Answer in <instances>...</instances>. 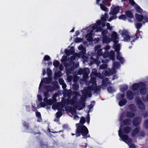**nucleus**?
Returning a JSON list of instances; mask_svg holds the SVG:
<instances>
[{
	"instance_id": "obj_52",
	"label": "nucleus",
	"mask_w": 148,
	"mask_h": 148,
	"mask_svg": "<svg viewBox=\"0 0 148 148\" xmlns=\"http://www.w3.org/2000/svg\"><path fill=\"white\" fill-rule=\"evenodd\" d=\"M37 97L39 101H42V99L41 95H38L37 96Z\"/></svg>"
},
{
	"instance_id": "obj_11",
	"label": "nucleus",
	"mask_w": 148,
	"mask_h": 148,
	"mask_svg": "<svg viewBox=\"0 0 148 148\" xmlns=\"http://www.w3.org/2000/svg\"><path fill=\"white\" fill-rule=\"evenodd\" d=\"M81 54H77V53H75L71 57V58L69 59V62H71V65H69V66H72V67H73V64H75L76 62H71L73 61L74 60H77L78 58L80 57L81 56ZM67 60V56L66 55H64L62 57V59L61 60V62L62 64H63L65 67L66 66H68L69 65H67L65 64V63L66 62V61Z\"/></svg>"
},
{
	"instance_id": "obj_36",
	"label": "nucleus",
	"mask_w": 148,
	"mask_h": 148,
	"mask_svg": "<svg viewBox=\"0 0 148 148\" xmlns=\"http://www.w3.org/2000/svg\"><path fill=\"white\" fill-rule=\"evenodd\" d=\"M95 102L94 101H92L91 102V104L88 106V108L89 109V110L88 111V114L89 116V113L91 111L90 109H92L93 107L94 106V105L95 104Z\"/></svg>"
},
{
	"instance_id": "obj_8",
	"label": "nucleus",
	"mask_w": 148,
	"mask_h": 148,
	"mask_svg": "<svg viewBox=\"0 0 148 148\" xmlns=\"http://www.w3.org/2000/svg\"><path fill=\"white\" fill-rule=\"evenodd\" d=\"M76 126L77 129L75 135L77 136H79L82 135L83 138H85L90 137L88 129L86 126L80 123L76 124Z\"/></svg>"
},
{
	"instance_id": "obj_60",
	"label": "nucleus",
	"mask_w": 148,
	"mask_h": 148,
	"mask_svg": "<svg viewBox=\"0 0 148 148\" xmlns=\"http://www.w3.org/2000/svg\"><path fill=\"white\" fill-rule=\"evenodd\" d=\"M143 100L144 101L148 102V94L147 95V97L144 100L143 99Z\"/></svg>"
},
{
	"instance_id": "obj_21",
	"label": "nucleus",
	"mask_w": 148,
	"mask_h": 148,
	"mask_svg": "<svg viewBox=\"0 0 148 148\" xmlns=\"http://www.w3.org/2000/svg\"><path fill=\"white\" fill-rule=\"evenodd\" d=\"M145 83L142 82H140L138 83H134L132 85V89L134 90H137L139 89H140L141 87H143Z\"/></svg>"
},
{
	"instance_id": "obj_62",
	"label": "nucleus",
	"mask_w": 148,
	"mask_h": 148,
	"mask_svg": "<svg viewBox=\"0 0 148 148\" xmlns=\"http://www.w3.org/2000/svg\"><path fill=\"white\" fill-rule=\"evenodd\" d=\"M133 19L132 18H130L128 19L129 22H132L133 21Z\"/></svg>"
},
{
	"instance_id": "obj_49",
	"label": "nucleus",
	"mask_w": 148,
	"mask_h": 148,
	"mask_svg": "<svg viewBox=\"0 0 148 148\" xmlns=\"http://www.w3.org/2000/svg\"><path fill=\"white\" fill-rule=\"evenodd\" d=\"M108 67L107 65L106 64H103L100 66L99 69H103L106 68Z\"/></svg>"
},
{
	"instance_id": "obj_15",
	"label": "nucleus",
	"mask_w": 148,
	"mask_h": 148,
	"mask_svg": "<svg viewBox=\"0 0 148 148\" xmlns=\"http://www.w3.org/2000/svg\"><path fill=\"white\" fill-rule=\"evenodd\" d=\"M132 136L133 137L138 136L139 138H140L141 137L145 136V133L141 130L139 127H138L132 131Z\"/></svg>"
},
{
	"instance_id": "obj_22",
	"label": "nucleus",
	"mask_w": 148,
	"mask_h": 148,
	"mask_svg": "<svg viewBox=\"0 0 148 148\" xmlns=\"http://www.w3.org/2000/svg\"><path fill=\"white\" fill-rule=\"evenodd\" d=\"M111 83L107 77L104 78L102 80V84L101 85V88L104 89L106 88V86L108 85H110Z\"/></svg>"
},
{
	"instance_id": "obj_43",
	"label": "nucleus",
	"mask_w": 148,
	"mask_h": 148,
	"mask_svg": "<svg viewBox=\"0 0 148 148\" xmlns=\"http://www.w3.org/2000/svg\"><path fill=\"white\" fill-rule=\"evenodd\" d=\"M74 38V39L75 42L77 43L80 42L83 40V38H79L77 37Z\"/></svg>"
},
{
	"instance_id": "obj_50",
	"label": "nucleus",
	"mask_w": 148,
	"mask_h": 148,
	"mask_svg": "<svg viewBox=\"0 0 148 148\" xmlns=\"http://www.w3.org/2000/svg\"><path fill=\"white\" fill-rule=\"evenodd\" d=\"M119 18V19L125 20L126 19V17L125 15L123 14L120 16Z\"/></svg>"
},
{
	"instance_id": "obj_24",
	"label": "nucleus",
	"mask_w": 148,
	"mask_h": 148,
	"mask_svg": "<svg viewBox=\"0 0 148 148\" xmlns=\"http://www.w3.org/2000/svg\"><path fill=\"white\" fill-rule=\"evenodd\" d=\"M135 116V114L134 112H128L126 114L124 113L122 114L120 118V120L122 121L125 116H127L128 117H133Z\"/></svg>"
},
{
	"instance_id": "obj_41",
	"label": "nucleus",
	"mask_w": 148,
	"mask_h": 148,
	"mask_svg": "<svg viewBox=\"0 0 148 148\" xmlns=\"http://www.w3.org/2000/svg\"><path fill=\"white\" fill-rule=\"evenodd\" d=\"M131 122V120L130 119H127L123 121L122 123L124 125H128L130 124Z\"/></svg>"
},
{
	"instance_id": "obj_42",
	"label": "nucleus",
	"mask_w": 148,
	"mask_h": 148,
	"mask_svg": "<svg viewBox=\"0 0 148 148\" xmlns=\"http://www.w3.org/2000/svg\"><path fill=\"white\" fill-rule=\"evenodd\" d=\"M62 75V73L60 71H58L57 72H56L54 74L55 77L58 78L60 77Z\"/></svg>"
},
{
	"instance_id": "obj_28",
	"label": "nucleus",
	"mask_w": 148,
	"mask_h": 148,
	"mask_svg": "<svg viewBox=\"0 0 148 148\" xmlns=\"http://www.w3.org/2000/svg\"><path fill=\"white\" fill-rule=\"evenodd\" d=\"M109 17V16L107 13H105L104 15L102 17H101V20L102 21V22L101 23V26L102 27H103L105 26V22L103 21H105L106 20L107 18H108ZM100 21V20H99Z\"/></svg>"
},
{
	"instance_id": "obj_14",
	"label": "nucleus",
	"mask_w": 148,
	"mask_h": 148,
	"mask_svg": "<svg viewBox=\"0 0 148 148\" xmlns=\"http://www.w3.org/2000/svg\"><path fill=\"white\" fill-rule=\"evenodd\" d=\"M143 15L136 14L135 16L137 21L141 22L143 24L145 22H148V13L146 11L144 12Z\"/></svg>"
},
{
	"instance_id": "obj_33",
	"label": "nucleus",
	"mask_w": 148,
	"mask_h": 148,
	"mask_svg": "<svg viewBox=\"0 0 148 148\" xmlns=\"http://www.w3.org/2000/svg\"><path fill=\"white\" fill-rule=\"evenodd\" d=\"M101 1L102 2V1L101 0L99 3V4H97L99 5H100V8L102 10L105 12H108L109 11V10L105 6V5H103L102 3L99 4V3Z\"/></svg>"
},
{
	"instance_id": "obj_35",
	"label": "nucleus",
	"mask_w": 148,
	"mask_h": 148,
	"mask_svg": "<svg viewBox=\"0 0 148 148\" xmlns=\"http://www.w3.org/2000/svg\"><path fill=\"white\" fill-rule=\"evenodd\" d=\"M128 109L132 112H134L136 111V107L134 105L131 104L128 106Z\"/></svg>"
},
{
	"instance_id": "obj_47",
	"label": "nucleus",
	"mask_w": 148,
	"mask_h": 148,
	"mask_svg": "<svg viewBox=\"0 0 148 148\" xmlns=\"http://www.w3.org/2000/svg\"><path fill=\"white\" fill-rule=\"evenodd\" d=\"M86 120L84 118V117H82L80 118V124L83 125V124L85 123Z\"/></svg>"
},
{
	"instance_id": "obj_64",
	"label": "nucleus",
	"mask_w": 148,
	"mask_h": 148,
	"mask_svg": "<svg viewBox=\"0 0 148 148\" xmlns=\"http://www.w3.org/2000/svg\"><path fill=\"white\" fill-rule=\"evenodd\" d=\"M87 122L88 124H89V118H87Z\"/></svg>"
},
{
	"instance_id": "obj_29",
	"label": "nucleus",
	"mask_w": 148,
	"mask_h": 148,
	"mask_svg": "<svg viewBox=\"0 0 148 148\" xmlns=\"http://www.w3.org/2000/svg\"><path fill=\"white\" fill-rule=\"evenodd\" d=\"M75 51V49L74 47H71L70 49H65L64 52L66 55L69 56L71 54H72Z\"/></svg>"
},
{
	"instance_id": "obj_27",
	"label": "nucleus",
	"mask_w": 148,
	"mask_h": 148,
	"mask_svg": "<svg viewBox=\"0 0 148 148\" xmlns=\"http://www.w3.org/2000/svg\"><path fill=\"white\" fill-rule=\"evenodd\" d=\"M70 110V112L71 114L73 116H74V120H79V117L76 115L77 112L76 110L74 109H71L69 108L68 109Z\"/></svg>"
},
{
	"instance_id": "obj_37",
	"label": "nucleus",
	"mask_w": 148,
	"mask_h": 148,
	"mask_svg": "<svg viewBox=\"0 0 148 148\" xmlns=\"http://www.w3.org/2000/svg\"><path fill=\"white\" fill-rule=\"evenodd\" d=\"M128 86L126 85H121L120 88L121 92H124L128 88Z\"/></svg>"
},
{
	"instance_id": "obj_13",
	"label": "nucleus",
	"mask_w": 148,
	"mask_h": 148,
	"mask_svg": "<svg viewBox=\"0 0 148 148\" xmlns=\"http://www.w3.org/2000/svg\"><path fill=\"white\" fill-rule=\"evenodd\" d=\"M120 8H120L118 6H115L113 5L111 7L109 12V14L111 16L108 19L109 22H110L112 20L116 18V14L119 12Z\"/></svg>"
},
{
	"instance_id": "obj_23",
	"label": "nucleus",
	"mask_w": 148,
	"mask_h": 148,
	"mask_svg": "<svg viewBox=\"0 0 148 148\" xmlns=\"http://www.w3.org/2000/svg\"><path fill=\"white\" fill-rule=\"evenodd\" d=\"M47 61L48 62V64L49 65H51L52 64L51 62V60L50 57L48 55H45L42 61V63L45 65H46V61Z\"/></svg>"
},
{
	"instance_id": "obj_30",
	"label": "nucleus",
	"mask_w": 148,
	"mask_h": 148,
	"mask_svg": "<svg viewBox=\"0 0 148 148\" xmlns=\"http://www.w3.org/2000/svg\"><path fill=\"white\" fill-rule=\"evenodd\" d=\"M141 120L140 118H135L133 121V125L135 126H137L140 124L141 122Z\"/></svg>"
},
{
	"instance_id": "obj_20",
	"label": "nucleus",
	"mask_w": 148,
	"mask_h": 148,
	"mask_svg": "<svg viewBox=\"0 0 148 148\" xmlns=\"http://www.w3.org/2000/svg\"><path fill=\"white\" fill-rule=\"evenodd\" d=\"M129 2L134 6L136 12H137L140 14H142L144 12H143V9L139 5L136 4L133 0H129Z\"/></svg>"
},
{
	"instance_id": "obj_54",
	"label": "nucleus",
	"mask_w": 148,
	"mask_h": 148,
	"mask_svg": "<svg viewBox=\"0 0 148 148\" xmlns=\"http://www.w3.org/2000/svg\"><path fill=\"white\" fill-rule=\"evenodd\" d=\"M143 114L144 117H146L148 116V113L146 112H144Z\"/></svg>"
},
{
	"instance_id": "obj_34",
	"label": "nucleus",
	"mask_w": 148,
	"mask_h": 148,
	"mask_svg": "<svg viewBox=\"0 0 148 148\" xmlns=\"http://www.w3.org/2000/svg\"><path fill=\"white\" fill-rule=\"evenodd\" d=\"M23 125L25 128L27 132H31V128L29 127L30 126L29 125L26 124L25 122L23 123Z\"/></svg>"
},
{
	"instance_id": "obj_7",
	"label": "nucleus",
	"mask_w": 148,
	"mask_h": 148,
	"mask_svg": "<svg viewBox=\"0 0 148 148\" xmlns=\"http://www.w3.org/2000/svg\"><path fill=\"white\" fill-rule=\"evenodd\" d=\"M142 23H137L135 24V27L138 29L136 34L134 36H130L128 32L126 30H123L122 31L121 35L125 42H131L132 43L138 38V34L142 33V32L139 30V29L141 27Z\"/></svg>"
},
{
	"instance_id": "obj_61",
	"label": "nucleus",
	"mask_w": 148,
	"mask_h": 148,
	"mask_svg": "<svg viewBox=\"0 0 148 148\" xmlns=\"http://www.w3.org/2000/svg\"><path fill=\"white\" fill-rule=\"evenodd\" d=\"M46 73V70L45 69H43L42 70V74L43 75H44Z\"/></svg>"
},
{
	"instance_id": "obj_12",
	"label": "nucleus",
	"mask_w": 148,
	"mask_h": 148,
	"mask_svg": "<svg viewBox=\"0 0 148 148\" xmlns=\"http://www.w3.org/2000/svg\"><path fill=\"white\" fill-rule=\"evenodd\" d=\"M47 74L48 76V78H46L41 80L39 87L38 93L41 92V88L43 83L49 84L51 81V77L52 74V71L49 68L47 69Z\"/></svg>"
},
{
	"instance_id": "obj_44",
	"label": "nucleus",
	"mask_w": 148,
	"mask_h": 148,
	"mask_svg": "<svg viewBox=\"0 0 148 148\" xmlns=\"http://www.w3.org/2000/svg\"><path fill=\"white\" fill-rule=\"evenodd\" d=\"M126 14L127 16L130 18H132L133 17L132 13L130 11H127L126 12Z\"/></svg>"
},
{
	"instance_id": "obj_57",
	"label": "nucleus",
	"mask_w": 148,
	"mask_h": 148,
	"mask_svg": "<svg viewBox=\"0 0 148 148\" xmlns=\"http://www.w3.org/2000/svg\"><path fill=\"white\" fill-rule=\"evenodd\" d=\"M64 69V66L62 64H60L59 66V69L60 71H62Z\"/></svg>"
},
{
	"instance_id": "obj_45",
	"label": "nucleus",
	"mask_w": 148,
	"mask_h": 148,
	"mask_svg": "<svg viewBox=\"0 0 148 148\" xmlns=\"http://www.w3.org/2000/svg\"><path fill=\"white\" fill-rule=\"evenodd\" d=\"M72 88L74 90H77L79 88L78 84L77 83H75L72 86Z\"/></svg>"
},
{
	"instance_id": "obj_3",
	"label": "nucleus",
	"mask_w": 148,
	"mask_h": 148,
	"mask_svg": "<svg viewBox=\"0 0 148 148\" xmlns=\"http://www.w3.org/2000/svg\"><path fill=\"white\" fill-rule=\"evenodd\" d=\"M101 23L100 21L98 20L96 23L82 30L81 32H82L85 33L86 32L87 33L85 36L87 40L89 41H91L93 38L92 36L95 35L96 32H101L103 43L108 44L111 41V39L110 38L108 37L107 35L108 32L107 30H102V28L101 27Z\"/></svg>"
},
{
	"instance_id": "obj_25",
	"label": "nucleus",
	"mask_w": 148,
	"mask_h": 148,
	"mask_svg": "<svg viewBox=\"0 0 148 148\" xmlns=\"http://www.w3.org/2000/svg\"><path fill=\"white\" fill-rule=\"evenodd\" d=\"M136 101L139 108L141 110H143L145 109V106L140 99V98L137 97L136 98Z\"/></svg>"
},
{
	"instance_id": "obj_18",
	"label": "nucleus",
	"mask_w": 148,
	"mask_h": 148,
	"mask_svg": "<svg viewBox=\"0 0 148 148\" xmlns=\"http://www.w3.org/2000/svg\"><path fill=\"white\" fill-rule=\"evenodd\" d=\"M115 50L117 52L116 55L117 59L122 64L125 62V60L122 57L121 53L119 52L120 50V47L118 45H115Z\"/></svg>"
},
{
	"instance_id": "obj_26",
	"label": "nucleus",
	"mask_w": 148,
	"mask_h": 148,
	"mask_svg": "<svg viewBox=\"0 0 148 148\" xmlns=\"http://www.w3.org/2000/svg\"><path fill=\"white\" fill-rule=\"evenodd\" d=\"M140 92L142 95H145L148 92V89L146 87V84L145 83V85L141 87L139 89Z\"/></svg>"
},
{
	"instance_id": "obj_59",
	"label": "nucleus",
	"mask_w": 148,
	"mask_h": 148,
	"mask_svg": "<svg viewBox=\"0 0 148 148\" xmlns=\"http://www.w3.org/2000/svg\"><path fill=\"white\" fill-rule=\"evenodd\" d=\"M118 78V76L117 75H115L113 76L112 78V80H114L115 79H116Z\"/></svg>"
},
{
	"instance_id": "obj_38",
	"label": "nucleus",
	"mask_w": 148,
	"mask_h": 148,
	"mask_svg": "<svg viewBox=\"0 0 148 148\" xmlns=\"http://www.w3.org/2000/svg\"><path fill=\"white\" fill-rule=\"evenodd\" d=\"M53 64L55 66V68L54 69V71H57L56 68H58L60 64V62L58 61H55L53 63Z\"/></svg>"
},
{
	"instance_id": "obj_46",
	"label": "nucleus",
	"mask_w": 148,
	"mask_h": 148,
	"mask_svg": "<svg viewBox=\"0 0 148 148\" xmlns=\"http://www.w3.org/2000/svg\"><path fill=\"white\" fill-rule=\"evenodd\" d=\"M143 127L146 129L148 128V120H146L144 121Z\"/></svg>"
},
{
	"instance_id": "obj_10",
	"label": "nucleus",
	"mask_w": 148,
	"mask_h": 148,
	"mask_svg": "<svg viewBox=\"0 0 148 148\" xmlns=\"http://www.w3.org/2000/svg\"><path fill=\"white\" fill-rule=\"evenodd\" d=\"M120 67V64L118 62L116 61L114 62L112 69L108 68L106 71H103V73H104L106 75L109 76L116 73V70L119 69Z\"/></svg>"
},
{
	"instance_id": "obj_55",
	"label": "nucleus",
	"mask_w": 148,
	"mask_h": 148,
	"mask_svg": "<svg viewBox=\"0 0 148 148\" xmlns=\"http://www.w3.org/2000/svg\"><path fill=\"white\" fill-rule=\"evenodd\" d=\"M99 38H95L93 40L95 43H97L99 41Z\"/></svg>"
},
{
	"instance_id": "obj_1",
	"label": "nucleus",
	"mask_w": 148,
	"mask_h": 148,
	"mask_svg": "<svg viewBox=\"0 0 148 148\" xmlns=\"http://www.w3.org/2000/svg\"><path fill=\"white\" fill-rule=\"evenodd\" d=\"M91 79L90 81L86 83L88 85L87 87L85 88L82 91V95L80 98V100L82 101L81 106L78 107L79 109H81L84 106L85 103L86 99L88 97H90L92 95V92L94 91L95 93L98 94L100 91V88L99 86H97L96 84V77H98L100 78H102L106 75L105 73H103V72L101 75L100 73H97V70L95 69L92 70V73L90 74Z\"/></svg>"
},
{
	"instance_id": "obj_58",
	"label": "nucleus",
	"mask_w": 148,
	"mask_h": 148,
	"mask_svg": "<svg viewBox=\"0 0 148 148\" xmlns=\"http://www.w3.org/2000/svg\"><path fill=\"white\" fill-rule=\"evenodd\" d=\"M63 88L65 89L66 88V84L64 83V84H62Z\"/></svg>"
},
{
	"instance_id": "obj_48",
	"label": "nucleus",
	"mask_w": 148,
	"mask_h": 148,
	"mask_svg": "<svg viewBox=\"0 0 148 148\" xmlns=\"http://www.w3.org/2000/svg\"><path fill=\"white\" fill-rule=\"evenodd\" d=\"M106 26L107 27V28L110 30H113V27H114V26L112 27V26H111L110 25V24L109 23H107L106 24Z\"/></svg>"
},
{
	"instance_id": "obj_16",
	"label": "nucleus",
	"mask_w": 148,
	"mask_h": 148,
	"mask_svg": "<svg viewBox=\"0 0 148 148\" xmlns=\"http://www.w3.org/2000/svg\"><path fill=\"white\" fill-rule=\"evenodd\" d=\"M125 96V94L120 93L118 94L117 96V99L119 100V104L121 107L125 105L127 102L126 99L124 98Z\"/></svg>"
},
{
	"instance_id": "obj_39",
	"label": "nucleus",
	"mask_w": 148,
	"mask_h": 148,
	"mask_svg": "<svg viewBox=\"0 0 148 148\" xmlns=\"http://www.w3.org/2000/svg\"><path fill=\"white\" fill-rule=\"evenodd\" d=\"M108 92L110 93H112L115 91V88L111 86L108 87L107 89Z\"/></svg>"
},
{
	"instance_id": "obj_4",
	"label": "nucleus",
	"mask_w": 148,
	"mask_h": 148,
	"mask_svg": "<svg viewBox=\"0 0 148 148\" xmlns=\"http://www.w3.org/2000/svg\"><path fill=\"white\" fill-rule=\"evenodd\" d=\"M101 45H98L96 46L95 47V51L97 52V56H96L95 55H93V53L92 54V55H91V52H90L88 53V57H86L84 55L82 56V58L84 60V63L85 61L88 62V63L90 64H92L94 63H96L98 64L100 63V62L98 60L99 59V57L98 56H101L102 54H103L102 56L104 58L108 57L112 60H114L115 58L114 51H111L109 53L108 51H106L103 54V51H102V49L101 48Z\"/></svg>"
},
{
	"instance_id": "obj_31",
	"label": "nucleus",
	"mask_w": 148,
	"mask_h": 148,
	"mask_svg": "<svg viewBox=\"0 0 148 148\" xmlns=\"http://www.w3.org/2000/svg\"><path fill=\"white\" fill-rule=\"evenodd\" d=\"M127 97L128 99L131 100L133 99V95L132 92L130 90H128L127 92Z\"/></svg>"
},
{
	"instance_id": "obj_32",
	"label": "nucleus",
	"mask_w": 148,
	"mask_h": 148,
	"mask_svg": "<svg viewBox=\"0 0 148 148\" xmlns=\"http://www.w3.org/2000/svg\"><path fill=\"white\" fill-rule=\"evenodd\" d=\"M78 48L79 50H82L80 52V54L81 55H84L85 53L86 52V49L81 44L78 47Z\"/></svg>"
},
{
	"instance_id": "obj_40",
	"label": "nucleus",
	"mask_w": 148,
	"mask_h": 148,
	"mask_svg": "<svg viewBox=\"0 0 148 148\" xmlns=\"http://www.w3.org/2000/svg\"><path fill=\"white\" fill-rule=\"evenodd\" d=\"M36 115L38 118L37 121L40 122L42 121L41 115L40 113L39 112H36Z\"/></svg>"
},
{
	"instance_id": "obj_53",
	"label": "nucleus",
	"mask_w": 148,
	"mask_h": 148,
	"mask_svg": "<svg viewBox=\"0 0 148 148\" xmlns=\"http://www.w3.org/2000/svg\"><path fill=\"white\" fill-rule=\"evenodd\" d=\"M79 31H77L75 32L74 38H75V36H78L79 34Z\"/></svg>"
},
{
	"instance_id": "obj_63",
	"label": "nucleus",
	"mask_w": 148,
	"mask_h": 148,
	"mask_svg": "<svg viewBox=\"0 0 148 148\" xmlns=\"http://www.w3.org/2000/svg\"><path fill=\"white\" fill-rule=\"evenodd\" d=\"M58 95V93H55V94L53 95V96H54V97H55L56 98L57 97Z\"/></svg>"
},
{
	"instance_id": "obj_19",
	"label": "nucleus",
	"mask_w": 148,
	"mask_h": 148,
	"mask_svg": "<svg viewBox=\"0 0 148 148\" xmlns=\"http://www.w3.org/2000/svg\"><path fill=\"white\" fill-rule=\"evenodd\" d=\"M111 38H110L114 42V47L115 49V45H118L119 46V47H121V45L120 44H117L119 42V39L118 37L117 33L115 32H112V34L111 35Z\"/></svg>"
},
{
	"instance_id": "obj_17",
	"label": "nucleus",
	"mask_w": 148,
	"mask_h": 148,
	"mask_svg": "<svg viewBox=\"0 0 148 148\" xmlns=\"http://www.w3.org/2000/svg\"><path fill=\"white\" fill-rule=\"evenodd\" d=\"M90 72V69L88 68H84L83 69H80L77 72L78 75L83 74L84 80L85 81L88 77V75Z\"/></svg>"
},
{
	"instance_id": "obj_2",
	"label": "nucleus",
	"mask_w": 148,
	"mask_h": 148,
	"mask_svg": "<svg viewBox=\"0 0 148 148\" xmlns=\"http://www.w3.org/2000/svg\"><path fill=\"white\" fill-rule=\"evenodd\" d=\"M80 94L76 91H74L73 92V97L72 99L70 100L67 99L65 100L62 101L61 103H58L53 105L52 106V108L53 110L57 109L58 111L56 114V117L54 119V121L56 122H58L59 121V118L62 116V113L64 112V110L63 109L65 106V108L67 109V105H72L75 108L79 110H80L83 109L85 107V103L84 106L81 109H79L78 107L81 106V105L82 101L79 100V101H77V97H79Z\"/></svg>"
},
{
	"instance_id": "obj_5",
	"label": "nucleus",
	"mask_w": 148,
	"mask_h": 148,
	"mask_svg": "<svg viewBox=\"0 0 148 148\" xmlns=\"http://www.w3.org/2000/svg\"><path fill=\"white\" fill-rule=\"evenodd\" d=\"M52 84L53 86H48L45 87L44 94L45 97L43 99V101L40 103V107H45L48 105L51 106L53 102L56 101V98L53 97V96L52 97L53 100L51 99H48L49 96V92H52L54 90H57L59 88V86L58 85V83L57 81H55ZM37 108H40V107L39 105H38Z\"/></svg>"
},
{
	"instance_id": "obj_6",
	"label": "nucleus",
	"mask_w": 148,
	"mask_h": 148,
	"mask_svg": "<svg viewBox=\"0 0 148 148\" xmlns=\"http://www.w3.org/2000/svg\"><path fill=\"white\" fill-rule=\"evenodd\" d=\"M131 128L128 126L123 127L121 123V127L119 131V135L120 137V140H122L126 143L129 146L130 148H135V145L132 144V139L129 138L128 136L123 133H127L130 132Z\"/></svg>"
},
{
	"instance_id": "obj_56",
	"label": "nucleus",
	"mask_w": 148,
	"mask_h": 148,
	"mask_svg": "<svg viewBox=\"0 0 148 148\" xmlns=\"http://www.w3.org/2000/svg\"><path fill=\"white\" fill-rule=\"evenodd\" d=\"M110 48V46L109 45H107L104 48V49L106 50H108Z\"/></svg>"
},
{
	"instance_id": "obj_9",
	"label": "nucleus",
	"mask_w": 148,
	"mask_h": 148,
	"mask_svg": "<svg viewBox=\"0 0 148 148\" xmlns=\"http://www.w3.org/2000/svg\"><path fill=\"white\" fill-rule=\"evenodd\" d=\"M73 67L72 66H66V69L67 75V80L69 82H71L73 79V76L76 75L77 71L75 68H77L79 66L78 62H76L75 64H73Z\"/></svg>"
},
{
	"instance_id": "obj_51",
	"label": "nucleus",
	"mask_w": 148,
	"mask_h": 148,
	"mask_svg": "<svg viewBox=\"0 0 148 148\" xmlns=\"http://www.w3.org/2000/svg\"><path fill=\"white\" fill-rule=\"evenodd\" d=\"M59 82L60 85H62L64 83V81L63 79L62 78H60L59 79Z\"/></svg>"
}]
</instances>
